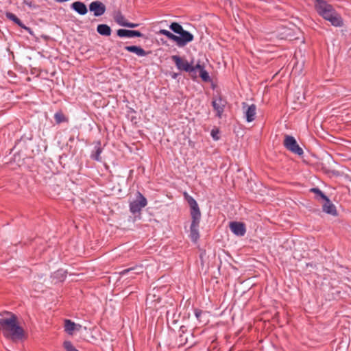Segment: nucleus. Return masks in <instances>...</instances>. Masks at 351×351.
I'll list each match as a JSON object with an SVG mask.
<instances>
[{
  "label": "nucleus",
  "instance_id": "7",
  "mask_svg": "<svg viewBox=\"0 0 351 351\" xmlns=\"http://www.w3.org/2000/svg\"><path fill=\"white\" fill-rule=\"evenodd\" d=\"M226 100L221 95H219L216 97H214L212 101V105L214 110L216 112V116L218 118H221L223 112L224 111V108L226 106Z\"/></svg>",
  "mask_w": 351,
  "mask_h": 351
},
{
  "label": "nucleus",
  "instance_id": "14",
  "mask_svg": "<svg viewBox=\"0 0 351 351\" xmlns=\"http://www.w3.org/2000/svg\"><path fill=\"white\" fill-rule=\"evenodd\" d=\"M117 35L119 37H142L143 34L139 32L136 30H128V29H120L117 30Z\"/></svg>",
  "mask_w": 351,
  "mask_h": 351
},
{
  "label": "nucleus",
  "instance_id": "21",
  "mask_svg": "<svg viewBox=\"0 0 351 351\" xmlns=\"http://www.w3.org/2000/svg\"><path fill=\"white\" fill-rule=\"evenodd\" d=\"M158 34L167 36L169 39L176 42V44L177 41H180V39L178 38V36L172 34L167 29H160Z\"/></svg>",
  "mask_w": 351,
  "mask_h": 351
},
{
  "label": "nucleus",
  "instance_id": "13",
  "mask_svg": "<svg viewBox=\"0 0 351 351\" xmlns=\"http://www.w3.org/2000/svg\"><path fill=\"white\" fill-rule=\"evenodd\" d=\"M243 108H246L245 112L246 120L247 122H251L254 120L256 116V106L252 104L247 106L245 103H243Z\"/></svg>",
  "mask_w": 351,
  "mask_h": 351
},
{
  "label": "nucleus",
  "instance_id": "27",
  "mask_svg": "<svg viewBox=\"0 0 351 351\" xmlns=\"http://www.w3.org/2000/svg\"><path fill=\"white\" fill-rule=\"evenodd\" d=\"M102 150L100 147H97L95 153L94 154H93L92 156V158L95 160H97V161H101V153Z\"/></svg>",
  "mask_w": 351,
  "mask_h": 351
},
{
  "label": "nucleus",
  "instance_id": "20",
  "mask_svg": "<svg viewBox=\"0 0 351 351\" xmlns=\"http://www.w3.org/2000/svg\"><path fill=\"white\" fill-rule=\"evenodd\" d=\"M143 266H141V265L136 266V267L128 268V269L121 271L120 272V275L124 276V275H126L127 274L132 272V271H134V274H139L141 273H143Z\"/></svg>",
  "mask_w": 351,
  "mask_h": 351
},
{
  "label": "nucleus",
  "instance_id": "4",
  "mask_svg": "<svg viewBox=\"0 0 351 351\" xmlns=\"http://www.w3.org/2000/svg\"><path fill=\"white\" fill-rule=\"evenodd\" d=\"M171 59L175 62L177 68L180 71H184L193 75L195 72V64H193V62H189L186 60L180 58L178 56H173Z\"/></svg>",
  "mask_w": 351,
  "mask_h": 351
},
{
  "label": "nucleus",
  "instance_id": "8",
  "mask_svg": "<svg viewBox=\"0 0 351 351\" xmlns=\"http://www.w3.org/2000/svg\"><path fill=\"white\" fill-rule=\"evenodd\" d=\"M189 204L191 206V215L192 218V223L195 224H199L200 218H201V213L198 206L197 202L192 197H190L189 199Z\"/></svg>",
  "mask_w": 351,
  "mask_h": 351
},
{
  "label": "nucleus",
  "instance_id": "29",
  "mask_svg": "<svg viewBox=\"0 0 351 351\" xmlns=\"http://www.w3.org/2000/svg\"><path fill=\"white\" fill-rule=\"evenodd\" d=\"M138 26V24H137V23H132L128 22L125 27H130V28H134Z\"/></svg>",
  "mask_w": 351,
  "mask_h": 351
},
{
  "label": "nucleus",
  "instance_id": "31",
  "mask_svg": "<svg viewBox=\"0 0 351 351\" xmlns=\"http://www.w3.org/2000/svg\"><path fill=\"white\" fill-rule=\"evenodd\" d=\"M17 157H18V156L16 154H14V161H16V162L19 161V160L17 159Z\"/></svg>",
  "mask_w": 351,
  "mask_h": 351
},
{
  "label": "nucleus",
  "instance_id": "1",
  "mask_svg": "<svg viewBox=\"0 0 351 351\" xmlns=\"http://www.w3.org/2000/svg\"><path fill=\"white\" fill-rule=\"evenodd\" d=\"M315 10L325 20L328 21L332 25L341 27L343 25V19L334 8L323 0L315 1Z\"/></svg>",
  "mask_w": 351,
  "mask_h": 351
},
{
  "label": "nucleus",
  "instance_id": "25",
  "mask_svg": "<svg viewBox=\"0 0 351 351\" xmlns=\"http://www.w3.org/2000/svg\"><path fill=\"white\" fill-rule=\"evenodd\" d=\"M64 348L66 351H79L75 348L72 343L69 341H64Z\"/></svg>",
  "mask_w": 351,
  "mask_h": 351
},
{
  "label": "nucleus",
  "instance_id": "15",
  "mask_svg": "<svg viewBox=\"0 0 351 351\" xmlns=\"http://www.w3.org/2000/svg\"><path fill=\"white\" fill-rule=\"evenodd\" d=\"M71 7L80 15H85L88 12L86 5L81 1L73 2Z\"/></svg>",
  "mask_w": 351,
  "mask_h": 351
},
{
  "label": "nucleus",
  "instance_id": "19",
  "mask_svg": "<svg viewBox=\"0 0 351 351\" xmlns=\"http://www.w3.org/2000/svg\"><path fill=\"white\" fill-rule=\"evenodd\" d=\"M97 32L103 36H110L111 34L110 27L106 24H100L97 27Z\"/></svg>",
  "mask_w": 351,
  "mask_h": 351
},
{
  "label": "nucleus",
  "instance_id": "5",
  "mask_svg": "<svg viewBox=\"0 0 351 351\" xmlns=\"http://www.w3.org/2000/svg\"><path fill=\"white\" fill-rule=\"evenodd\" d=\"M283 145L287 149L298 156L304 154L303 149L299 146L295 138L290 135H285Z\"/></svg>",
  "mask_w": 351,
  "mask_h": 351
},
{
  "label": "nucleus",
  "instance_id": "10",
  "mask_svg": "<svg viewBox=\"0 0 351 351\" xmlns=\"http://www.w3.org/2000/svg\"><path fill=\"white\" fill-rule=\"evenodd\" d=\"M230 230L237 236L242 237L246 232L245 225L242 222L232 221L229 224Z\"/></svg>",
  "mask_w": 351,
  "mask_h": 351
},
{
  "label": "nucleus",
  "instance_id": "16",
  "mask_svg": "<svg viewBox=\"0 0 351 351\" xmlns=\"http://www.w3.org/2000/svg\"><path fill=\"white\" fill-rule=\"evenodd\" d=\"M199 73V76L202 79V80L207 82L210 80V76L208 75V73L205 71L204 66L199 64V62H197L195 64V72L193 73V75H195L197 73Z\"/></svg>",
  "mask_w": 351,
  "mask_h": 351
},
{
  "label": "nucleus",
  "instance_id": "24",
  "mask_svg": "<svg viewBox=\"0 0 351 351\" xmlns=\"http://www.w3.org/2000/svg\"><path fill=\"white\" fill-rule=\"evenodd\" d=\"M54 118L56 123L67 121V119L61 111L57 112L54 115Z\"/></svg>",
  "mask_w": 351,
  "mask_h": 351
},
{
  "label": "nucleus",
  "instance_id": "26",
  "mask_svg": "<svg viewBox=\"0 0 351 351\" xmlns=\"http://www.w3.org/2000/svg\"><path fill=\"white\" fill-rule=\"evenodd\" d=\"M310 191L316 194L318 197H321L322 199H326V196L317 188H312L311 189Z\"/></svg>",
  "mask_w": 351,
  "mask_h": 351
},
{
  "label": "nucleus",
  "instance_id": "28",
  "mask_svg": "<svg viewBox=\"0 0 351 351\" xmlns=\"http://www.w3.org/2000/svg\"><path fill=\"white\" fill-rule=\"evenodd\" d=\"M210 134H211L213 138L215 141H217L219 138V130L217 129H213L211 130Z\"/></svg>",
  "mask_w": 351,
  "mask_h": 351
},
{
  "label": "nucleus",
  "instance_id": "2",
  "mask_svg": "<svg viewBox=\"0 0 351 351\" xmlns=\"http://www.w3.org/2000/svg\"><path fill=\"white\" fill-rule=\"evenodd\" d=\"M3 314L10 315V317H0V330L4 334L5 332H10L12 339H22L24 337V331L17 323L16 316L9 311L3 312Z\"/></svg>",
  "mask_w": 351,
  "mask_h": 351
},
{
  "label": "nucleus",
  "instance_id": "17",
  "mask_svg": "<svg viewBox=\"0 0 351 351\" xmlns=\"http://www.w3.org/2000/svg\"><path fill=\"white\" fill-rule=\"evenodd\" d=\"M125 49L129 52L134 53L139 57L145 56L147 52L141 47L132 45L125 47Z\"/></svg>",
  "mask_w": 351,
  "mask_h": 351
},
{
  "label": "nucleus",
  "instance_id": "18",
  "mask_svg": "<svg viewBox=\"0 0 351 351\" xmlns=\"http://www.w3.org/2000/svg\"><path fill=\"white\" fill-rule=\"evenodd\" d=\"M199 224L191 223L190 237L193 241L196 242L199 239Z\"/></svg>",
  "mask_w": 351,
  "mask_h": 351
},
{
  "label": "nucleus",
  "instance_id": "23",
  "mask_svg": "<svg viewBox=\"0 0 351 351\" xmlns=\"http://www.w3.org/2000/svg\"><path fill=\"white\" fill-rule=\"evenodd\" d=\"M115 21L121 26H126V24L128 23L125 18L120 13L117 14L114 17Z\"/></svg>",
  "mask_w": 351,
  "mask_h": 351
},
{
  "label": "nucleus",
  "instance_id": "22",
  "mask_svg": "<svg viewBox=\"0 0 351 351\" xmlns=\"http://www.w3.org/2000/svg\"><path fill=\"white\" fill-rule=\"evenodd\" d=\"M5 16L8 19L13 21L16 24H17L19 26L26 29L27 27L21 23V20L13 13L11 12H6Z\"/></svg>",
  "mask_w": 351,
  "mask_h": 351
},
{
  "label": "nucleus",
  "instance_id": "12",
  "mask_svg": "<svg viewBox=\"0 0 351 351\" xmlns=\"http://www.w3.org/2000/svg\"><path fill=\"white\" fill-rule=\"evenodd\" d=\"M325 201L324 204L322 205V210L324 213L331 215L332 216L337 215V211L335 206L331 202V201L326 197V199H324Z\"/></svg>",
  "mask_w": 351,
  "mask_h": 351
},
{
  "label": "nucleus",
  "instance_id": "6",
  "mask_svg": "<svg viewBox=\"0 0 351 351\" xmlns=\"http://www.w3.org/2000/svg\"><path fill=\"white\" fill-rule=\"evenodd\" d=\"M147 204L146 198L140 193L136 194V199L130 202V210L133 214L140 213L142 208Z\"/></svg>",
  "mask_w": 351,
  "mask_h": 351
},
{
  "label": "nucleus",
  "instance_id": "11",
  "mask_svg": "<svg viewBox=\"0 0 351 351\" xmlns=\"http://www.w3.org/2000/svg\"><path fill=\"white\" fill-rule=\"evenodd\" d=\"M64 330L70 335H73L75 331H79L82 326L80 324H75L70 319L64 320Z\"/></svg>",
  "mask_w": 351,
  "mask_h": 351
},
{
  "label": "nucleus",
  "instance_id": "9",
  "mask_svg": "<svg viewBox=\"0 0 351 351\" xmlns=\"http://www.w3.org/2000/svg\"><path fill=\"white\" fill-rule=\"evenodd\" d=\"M106 10V5L99 1H93L89 5V10L93 12L95 16L103 15Z\"/></svg>",
  "mask_w": 351,
  "mask_h": 351
},
{
  "label": "nucleus",
  "instance_id": "32",
  "mask_svg": "<svg viewBox=\"0 0 351 351\" xmlns=\"http://www.w3.org/2000/svg\"><path fill=\"white\" fill-rule=\"evenodd\" d=\"M149 295L147 297V302L149 301Z\"/></svg>",
  "mask_w": 351,
  "mask_h": 351
},
{
  "label": "nucleus",
  "instance_id": "3",
  "mask_svg": "<svg viewBox=\"0 0 351 351\" xmlns=\"http://www.w3.org/2000/svg\"><path fill=\"white\" fill-rule=\"evenodd\" d=\"M169 27L173 32L180 34L178 38L180 39V41H177V45L178 47H184L187 43L193 40V35L189 32L184 30L179 23L176 22L172 23Z\"/></svg>",
  "mask_w": 351,
  "mask_h": 351
},
{
  "label": "nucleus",
  "instance_id": "30",
  "mask_svg": "<svg viewBox=\"0 0 351 351\" xmlns=\"http://www.w3.org/2000/svg\"><path fill=\"white\" fill-rule=\"evenodd\" d=\"M201 313H202V312H201V311H195V315H196V317H199V315H200V314H201Z\"/></svg>",
  "mask_w": 351,
  "mask_h": 351
}]
</instances>
